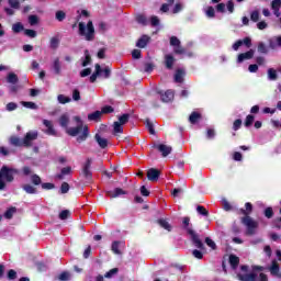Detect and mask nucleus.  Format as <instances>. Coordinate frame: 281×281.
I'll return each instance as SVG.
<instances>
[{"label": "nucleus", "mask_w": 281, "mask_h": 281, "mask_svg": "<svg viewBox=\"0 0 281 281\" xmlns=\"http://www.w3.org/2000/svg\"><path fill=\"white\" fill-rule=\"evenodd\" d=\"M251 212H254V204H251L250 202L245 203V209H239V214L244 215L241 217V223L247 227V236H254V234H256V229H258V222L249 216Z\"/></svg>", "instance_id": "nucleus-1"}, {"label": "nucleus", "mask_w": 281, "mask_h": 281, "mask_svg": "<svg viewBox=\"0 0 281 281\" xmlns=\"http://www.w3.org/2000/svg\"><path fill=\"white\" fill-rule=\"evenodd\" d=\"M20 172L16 168L3 165L0 168V190H5V181L7 183H12L14 181V175H20Z\"/></svg>", "instance_id": "nucleus-2"}, {"label": "nucleus", "mask_w": 281, "mask_h": 281, "mask_svg": "<svg viewBox=\"0 0 281 281\" xmlns=\"http://www.w3.org/2000/svg\"><path fill=\"white\" fill-rule=\"evenodd\" d=\"M66 133L70 137H77L78 144H82V142H87L89 138V126L82 125V123H80L76 127L68 128Z\"/></svg>", "instance_id": "nucleus-3"}, {"label": "nucleus", "mask_w": 281, "mask_h": 281, "mask_svg": "<svg viewBox=\"0 0 281 281\" xmlns=\"http://www.w3.org/2000/svg\"><path fill=\"white\" fill-rule=\"evenodd\" d=\"M182 223H183L184 229L187 231L189 236H191V241L194 245V247H196L198 249H201V251L205 250V245L203 244L201 238H199V235L192 228H190V217L189 216L183 217Z\"/></svg>", "instance_id": "nucleus-4"}, {"label": "nucleus", "mask_w": 281, "mask_h": 281, "mask_svg": "<svg viewBox=\"0 0 281 281\" xmlns=\"http://www.w3.org/2000/svg\"><path fill=\"white\" fill-rule=\"evenodd\" d=\"M79 36H85L86 41H93L95 38L93 21H88L87 25L85 22H79Z\"/></svg>", "instance_id": "nucleus-5"}, {"label": "nucleus", "mask_w": 281, "mask_h": 281, "mask_svg": "<svg viewBox=\"0 0 281 281\" xmlns=\"http://www.w3.org/2000/svg\"><path fill=\"white\" fill-rule=\"evenodd\" d=\"M128 120H131V114L125 113L119 116V121L113 123V135H120L124 133V124H128Z\"/></svg>", "instance_id": "nucleus-6"}, {"label": "nucleus", "mask_w": 281, "mask_h": 281, "mask_svg": "<svg viewBox=\"0 0 281 281\" xmlns=\"http://www.w3.org/2000/svg\"><path fill=\"white\" fill-rule=\"evenodd\" d=\"M91 164H93V160L91 158H87L86 162L82 165L81 177H83L87 183H91V181H93Z\"/></svg>", "instance_id": "nucleus-7"}, {"label": "nucleus", "mask_w": 281, "mask_h": 281, "mask_svg": "<svg viewBox=\"0 0 281 281\" xmlns=\"http://www.w3.org/2000/svg\"><path fill=\"white\" fill-rule=\"evenodd\" d=\"M31 183H33V186H42L43 190H54V188H56L55 183H52V182H44L43 183V180L36 173L31 176Z\"/></svg>", "instance_id": "nucleus-8"}, {"label": "nucleus", "mask_w": 281, "mask_h": 281, "mask_svg": "<svg viewBox=\"0 0 281 281\" xmlns=\"http://www.w3.org/2000/svg\"><path fill=\"white\" fill-rule=\"evenodd\" d=\"M151 148H156L161 154V157H168L172 153V147L165 144H154Z\"/></svg>", "instance_id": "nucleus-9"}, {"label": "nucleus", "mask_w": 281, "mask_h": 281, "mask_svg": "<svg viewBox=\"0 0 281 281\" xmlns=\"http://www.w3.org/2000/svg\"><path fill=\"white\" fill-rule=\"evenodd\" d=\"M38 139V132H29L25 134L24 138H23V145L26 148H30V146H32V142Z\"/></svg>", "instance_id": "nucleus-10"}, {"label": "nucleus", "mask_w": 281, "mask_h": 281, "mask_svg": "<svg viewBox=\"0 0 281 281\" xmlns=\"http://www.w3.org/2000/svg\"><path fill=\"white\" fill-rule=\"evenodd\" d=\"M161 176V171L159 169L150 168L147 171L148 181H159V177Z\"/></svg>", "instance_id": "nucleus-11"}, {"label": "nucleus", "mask_w": 281, "mask_h": 281, "mask_svg": "<svg viewBox=\"0 0 281 281\" xmlns=\"http://www.w3.org/2000/svg\"><path fill=\"white\" fill-rule=\"evenodd\" d=\"M43 124L46 127V130H44V133L46 135L56 137V130L54 128V123H52V121H49V120H43Z\"/></svg>", "instance_id": "nucleus-12"}, {"label": "nucleus", "mask_w": 281, "mask_h": 281, "mask_svg": "<svg viewBox=\"0 0 281 281\" xmlns=\"http://www.w3.org/2000/svg\"><path fill=\"white\" fill-rule=\"evenodd\" d=\"M175 63H177V59L172 54L165 55L164 65L166 69H169V71L172 70L175 68Z\"/></svg>", "instance_id": "nucleus-13"}, {"label": "nucleus", "mask_w": 281, "mask_h": 281, "mask_svg": "<svg viewBox=\"0 0 281 281\" xmlns=\"http://www.w3.org/2000/svg\"><path fill=\"white\" fill-rule=\"evenodd\" d=\"M160 95L161 102H172L175 100V91L167 90L165 92H158Z\"/></svg>", "instance_id": "nucleus-14"}, {"label": "nucleus", "mask_w": 281, "mask_h": 281, "mask_svg": "<svg viewBox=\"0 0 281 281\" xmlns=\"http://www.w3.org/2000/svg\"><path fill=\"white\" fill-rule=\"evenodd\" d=\"M254 49H249L247 50L246 53H240L238 56H237V63H245V60H251V58H254Z\"/></svg>", "instance_id": "nucleus-15"}, {"label": "nucleus", "mask_w": 281, "mask_h": 281, "mask_svg": "<svg viewBox=\"0 0 281 281\" xmlns=\"http://www.w3.org/2000/svg\"><path fill=\"white\" fill-rule=\"evenodd\" d=\"M94 142H97L99 148H101L102 150L109 147V139L102 137L99 133L94 135Z\"/></svg>", "instance_id": "nucleus-16"}, {"label": "nucleus", "mask_w": 281, "mask_h": 281, "mask_svg": "<svg viewBox=\"0 0 281 281\" xmlns=\"http://www.w3.org/2000/svg\"><path fill=\"white\" fill-rule=\"evenodd\" d=\"M228 262L231 265V268L236 271L238 269V265H240V258L234 254H231L228 256Z\"/></svg>", "instance_id": "nucleus-17"}, {"label": "nucleus", "mask_w": 281, "mask_h": 281, "mask_svg": "<svg viewBox=\"0 0 281 281\" xmlns=\"http://www.w3.org/2000/svg\"><path fill=\"white\" fill-rule=\"evenodd\" d=\"M237 278L239 281H258V274H256L255 272L248 274L238 273Z\"/></svg>", "instance_id": "nucleus-18"}, {"label": "nucleus", "mask_w": 281, "mask_h": 281, "mask_svg": "<svg viewBox=\"0 0 281 281\" xmlns=\"http://www.w3.org/2000/svg\"><path fill=\"white\" fill-rule=\"evenodd\" d=\"M173 54H176L177 56L187 55L189 56V58L193 56L192 52H188L186 48H183V46H181V44H179L178 46H175Z\"/></svg>", "instance_id": "nucleus-19"}, {"label": "nucleus", "mask_w": 281, "mask_h": 281, "mask_svg": "<svg viewBox=\"0 0 281 281\" xmlns=\"http://www.w3.org/2000/svg\"><path fill=\"white\" fill-rule=\"evenodd\" d=\"M148 43H150V36L148 35H142L140 38L136 42V47H139V49H144Z\"/></svg>", "instance_id": "nucleus-20"}, {"label": "nucleus", "mask_w": 281, "mask_h": 281, "mask_svg": "<svg viewBox=\"0 0 281 281\" xmlns=\"http://www.w3.org/2000/svg\"><path fill=\"white\" fill-rule=\"evenodd\" d=\"M89 122H102V112L97 110L90 114H88Z\"/></svg>", "instance_id": "nucleus-21"}, {"label": "nucleus", "mask_w": 281, "mask_h": 281, "mask_svg": "<svg viewBox=\"0 0 281 281\" xmlns=\"http://www.w3.org/2000/svg\"><path fill=\"white\" fill-rule=\"evenodd\" d=\"M122 194H126V191L122 188H115L114 191H108V196H110V199H117V196H122Z\"/></svg>", "instance_id": "nucleus-22"}, {"label": "nucleus", "mask_w": 281, "mask_h": 281, "mask_svg": "<svg viewBox=\"0 0 281 281\" xmlns=\"http://www.w3.org/2000/svg\"><path fill=\"white\" fill-rule=\"evenodd\" d=\"M269 47L270 49H276L277 47H281V35L269 40Z\"/></svg>", "instance_id": "nucleus-23"}, {"label": "nucleus", "mask_w": 281, "mask_h": 281, "mask_svg": "<svg viewBox=\"0 0 281 281\" xmlns=\"http://www.w3.org/2000/svg\"><path fill=\"white\" fill-rule=\"evenodd\" d=\"M71 175V167H64L61 168L60 172L56 176L57 179H59V181H63V179H65V177Z\"/></svg>", "instance_id": "nucleus-24"}, {"label": "nucleus", "mask_w": 281, "mask_h": 281, "mask_svg": "<svg viewBox=\"0 0 281 281\" xmlns=\"http://www.w3.org/2000/svg\"><path fill=\"white\" fill-rule=\"evenodd\" d=\"M157 223L159 224L160 227H162V229H166L167 232H172V225L168 223V220L159 218L157 220Z\"/></svg>", "instance_id": "nucleus-25"}, {"label": "nucleus", "mask_w": 281, "mask_h": 281, "mask_svg": "<svg viewBox=\"0 0 281 281\" xmlns=\"http://www.w3.org/2000/svg\"><path fill=\"white\" fill-rule=\"evenodd\" d=\"M22 190H24V192H26V194H37L38 193V190L30 183L23 184Z\"/></svg>", "instance_id": "nucleus-26"}, {"label": "nucleus", "mask_w": 281, "mask_h": 281, "mask_svg": "<svg viewBox=\"0 0 281 281\" xmlns=\"http://www.w3.org/2000/svg\"><path fill=\"white\" fill-rule=\"evenodd\" d=\"M95 71L90 76V82H95L98 80V76H100V74H102V67L100 66V64H95Z\"/></svg>", "instance_id": "nucleus-27"}, {"label": "nucleus", "mask_w": 281, "mask_h": 281, "mask_svg": "<svg viewBox=\"0 0 281 281\" xmlns=\"http://www.w3.org/2000/svg\"><path fill=\"white\" fill-rule=\"evenodd\" d=\"M269 271L271 273V276H274L277 277L278 273H280V265L278 263V261L273 260L270 268H269Z\"/></svg>", "instance_id": "nucleus-28"}, {"label": "nucleus", "mask_w": 281, "mask_h": 281, "mask_svg": "<svg viewBox=\"0 0 281 281\" xmlns=\"http://www.w3.org/2000/svg\"><path fill=\"white\" fill-rule=\"evenodd\" d=\"M183 76H186V71H183V69H177L175 74V82L181 85L183 82Z\"/></svg>", "instance_id": "nucleus-29"}, {"label": "nucleus", "mask_w": 281, "mask_h": 281, "mask_svg": "<svg viewBox=\"0 0 281 281\" xmlns=\"http://www.w3.org/2000/svg\"><path fill=\"white\" fill-rule=\"evenodd\" d=\"M7 82H9V85H16V82H19V76L14 72H9L7 76Z\"/></svg>", "instance_id": "nucleus-30"}, {"label": "nucleus", "mask_w": 281, "mask_h": 281, "mask_svg": "<svg viewBox=\"0 0 281 281\" xmlns=\"http://www.w3.org/2000/svg\"><path fill=\"white\" fill-rule=\"evenodd\" d=\"M59 126L63 128H67V126H69V116L67 114H63L59 117Z\"/></svg>", "instance_id": "nucleus-31"}, {"label": "nucleus", "mask_w": 281, "mask_h": 281, "mask_svg": "<svg viewBox=\"0 0 281 281\" xmlns=\"http://www.w3.org/2000/svg\"><path fill=\"white\" fill-rule=\"evenodd\" d=\"M201 120V113L199 112H192L189 116L190 124H196Z\"/></svg>", "instance_id": "nucleus-32"}, {"label": "nucleus", "mask_w": 281, "mask_h": 281, "mask_svg": "<svg viewBox=\"0 0 281 281\" xmlns=\"http://www.w3.org/2000/svg\"><path fill=\"white\" fill-rule=\"evenodd\" d=\"M16 214V206H11L4 212V218L11 220Z\"/></svg>", "instance_id": "nucleus-33"}, {"label": "nucleus", "mask_w": 281, "mask_h": 281, "mask_svg": "<svg viewBox=\"0 0 281 281\" xmlns=\"http://www.w3.org/2000/svg\"><path fill=\"white\" fill-rule=\"evenodd\" d=\"M60 45V40L56 36L52 37L49 41V47L50 49H58V46Z\"/></svg>", "instance_id": "nucleus-34"}, {"label": "nucleus", "mask_w": 281, "mask_h": 281, "mask_svg": "<svg viewBox=\"0 0 281 281\" xmlns=\"http://www.w3.org/2000/svg\"><path fill=\"white\" fill-rule=\"evenodd\" d=\"M53 69L56 76H60V58H55L53 63Z\"/></svg>", "instance_id": "nucleus-35"}, {"label": "nucleus", "mask_w": 281, "mask_h": 281, "mask_svg": "<svg viewBox=\"0 0 281 281\" xmlns=\"http://www.w3.org/2000/svg\"><path fill=\"white\" fill-rule=\"evenodd\" d=\"M10 144L12 146H18V147L24 146L23 145V139L21 140L18 136H11L10 137Z\"/></svg>", "instance_id": "nucleus-36"}, {"label": "nucleus", "mask_w": 281, "mask_h": 281, "mask_svg": "<svg viewBox=\"0 0 281 281\" xmlns=\"http://www.w3.org/2000/svg\"><path fill=\"white\" fill-rule=\"evenodd\" d=\"M23 30L25 31V26H23V23H21V22H16L15 24L12 25V31L15 34H19L20 32H23Z\"/></svg>", "instance_id": "nucleus-37"}, {"label": "nucleus", "mask_w": 281, "mask_h": 281, "mask_svg": "<svg viewBox=\"0 0 281 281\" xmlns=\"http://www.w3.org/2000/svg\"><path fill=\"white\" fill-rule=\"evenodd\" d=\"M117 273H120V269L113 268L104 273V278H106L108 280H111V278H113V276H117Z\"/></svg>", "instance_id": "nucleus-38"}, {"label": "nucleus", "mask_w": 281, "mask_h": 281, "mask_svg": "<svg viewBox=\"0 0 281 281\" xmlns=\"http://www.w3.org/2000/svg\"><path fill=\"white\" fill-rule=\"evenodd\" d=\"M145 126L149 131L150 135H155V125L150 122V119L145 120Z\"/></svg>", "instance_id": "nucleus-39"}, {"label": "nucleus", "mask_w": 281, "mask_h": 281, "mask_svg": "<svg viewBox=\"0 0 281 281\" xmlns=\"http://www.w3.org/2000/svg\"><path fill=\"white\" fill-rule=\"evenodd\" d=\"M196 212L201 216H210V211H207V209H205V206H203V205H198L196 206Z\"/></svg>", "instance_id": "nucleus-40"}, {"label": "nucleus", "mask_w": 281, "mask_h": 281, "mask_svg": "<svg viewBox=\"0 0 281 281\" xmlns=\"http://www.w3.org/2000/svg\"><path fill=\"white\" fill-rule=\"evenodd\" d=\"M115 109L111 105H105L101 109V115H109L110 113H114Z\"/></svg>", "instance_id": "nucleus-41"}, {"label": "nucleus", "mask_w": 281, "mask_h": 281, "mask_svg": "<svg viewBox=\"0 0 281 281\" xmlns=\"http://www.w3.org/2000/svg\"><path fill=\"white\" fill-rule=\"evenodd\" d=\"M22 106H25V109H32L33 111H36L38 109V105L32 101H23Z\"/></svg>", "instance_id": "nucleus-42"}, {"label": "nucleus", "mask_w": 281, "mask_h": 281, "mask_svg": "<svg viewBox=\"0 0 281 281\" xmlns=\"http://www.w3.org/2000/svg\"><path fill=\"white\" fill-rule=\"evenodd\" d=\"M268 79L269 80H278V71L273 68L268 69Z\"/></svg>", "instance_id": "nucleus-43"}, {"label": "nucleus", "mask_w": 281, "mask_h": 281, "mask_svg": "<svg viewBox=\"0 0 281 281\" xmlns=\"http://www.w3.org/2000/svg\"><path fill=\"white\" fill-rule=\"evenodd\" d=\"M82 67H87L88 65H91V55L89 54V50H85V60L82 61Z\"/></svg>", "instance_id": "nucleus-44"}, {"label": "nucleus", "mask_w": 281, "mask_h": 281, "mask_svg": "<svg viewBox=\"0 0 281 281\" xmlns=\"http://www.w3.org/2000/svg\"><path fill=\"white\" fill-rule=\"evenodd\" d=\"M57 100H58L59 104H69V102H71V98L65 97V94H59L57 97Z\"/></svg>", "instance_id": "nucleus-45"}, {"label": "nucleus", "mask_w": 281, "mask_h": 281, "mask_svg": "<svg viewBox=\"0 0 281 281\" xmlns=\"http://www.w3.org/2000/svg\"><path fill=\"white\" fill-rule=\"evenodd\" d=\"M254 120H256V116L249 114L246 116L244 126H246V128H249V126H251L254 124Z\"/></svg>", "instance_id": "nucleus-46"}, {"label": "nucleus", "mask_w": 281, "mask_h": 281, "mask_svg": "<svg viewBox=\"0 0 281 281\" xmlns=\"http://www.w3.org/2000/svg\"><path fill=\"white\" fill-rule=\"evenodd\" d=\"M136 21L137 23H139L140 25H148V18H146V15L144 14H139L136 16Z\"/></svg>", "instance_id": "nucleus-47"}, {"label": "nucleus", "mask_w": 281, "mask_h": 281, "mask_svg": "<svg viewBox=\"0 0 281 281\" xmlns=\"http://www.w3.org/2000/svg\"><path fill=\"white\" fill-rule=\"evenodd\" d=\"M111 249H112L113 254H116L117 256H120V254H122V251H120V241H113Z\"/></svg>", "instance_id": "nucleus-48"}, {"label": "nucleus", "mask_w": 281, "mask_h": 281, "mask_svg": "<svg viewBox=\"0 0 281 281\" xmlns=\"http://www.w3.org/2000/svg\"><path fill=\"white\" fill-rule=\"evenodd\" d=\"M71 216V212L69 210H64L59 213L60 221H67Z\"/></svg>", "instance_id": "nucleus-49"}, {"label": "nucleus", "mask_w": 281, "mask_h": 281, "mask_svg": "<svg viewBox=\"0 0 281 281\" xmlns=\"http://www.w3.org/2000/svg\"><path fill=\"white\" fill-rule=\"evenodd\" d=\"M24 34H25V36H29V38H36V36H37L36 31H34L32 29L24 30Z\"/></svg>", "instance_id": "nucleus-50"}, {"label": "nucleus", "mask_w": 281, "mask_h": 281, "mask_svg": "<svg viewBox=\"0 0 281 281\" xmlns=\"http://www.w3.org/2000/svg\"><path fill=\"white\" fill-rule=\"evenodd\" d=\"M71 278V274L67 271H64L59 274L58 280L60 281H69Z\"/></svg>", "instance_id": "nucleus-51"}, {"label": "nucleus", "mask_w": 281, "mask_h": 281, "mask_svg": "<svg viewBox=\"0 0 281 281\" xmlns=\"http://www.w3.org/2000/svg\"><path fill=\"white\" fill-rule=\"evenodd\" d=\"M263 214L266 218H273V207L268 206L265 209Z\"/></svg>", "instance_id": "nucleus-52"}, {"label": "nucleus", "mask_w": 281, "mask_h": 281, "mask_svg": "<svg viewBox=\"0 0 281 281\" xmlns=\"http://www.w3.org/2000/svg\"><path fill=\"white\" fill-rule=\"evenodd\" d=\"M250 20H251L254 23H258V21H260V12H258V11H252L251 14H250Z\"/></svg>", "instance_id": "nucleus-53"}, {"label": "nucleus", "mask_w": 281, "mask_h": 281, "mask_svg": "<svg viewBox=\"0 0 281 281\" xmlns=\"http://www.w3.org/2000/svg\"><path fill=\"white\" fill-rule=\"evenodd\" d=\"M170 45H171V47H177V46L181 45V41L177 36H171Z\"/></svg>", "instance_id": "nucleus-54"}, {"label": "nucleus", "mask_w": 281, "mask_h": 281, "mask_svg": "<svg viewBox=\"0 0 281 281\" xmlns=\"http://www.w3.org/2000/svg\"><path fill=\"white\" fill-rule=\"evenodd\" d=\"M206 16H209V19H214V16H216V11L214 10V7H207Z\"/></svg>", "instance_id": "nucleus-55"}, {"label": "nucleus", "mask_w": 281, "mask_h": 281, "mask_svg": "<svg viewBox=\"0 0 281 281\" xmlns=\"http://www.w3.org/2000/svg\"><path fill=\"white\" fill-rule=\"evenodd\" d=\"M30 25H38V15H29Z\"/></svg>", "instance_id": "nucleus-56"}, {"label": "nucleus", "mask_w": 281, "mask_h": 281, "mask_svg": "<svg viewBox=\"0 0 281 281\" xmlns=\"http://www.w3.org/2000/svg\"><path fill=\"white\" fill-rule=\"evenodd\" d=\"M240 126H243V120H235L233 123V131H239Z\"/></svg>", "instance_id": "nucleus-57"}, {"label": "nucleus", "mask_w": 281, "mask_h": 281, "mask_svg": "<svg viewBox=\"0 0 281 281\" xmlns=\"http://www.w3.org/2000/svg\"><path fill=\"white\" fill-rule=\"evenodd\" d=\"M55 16L57 21L61 22L65 21L67 14L65 13V11H57Z\"/></svg>", "instance_id": "nucleus-58"}, {"label": "nucleus", "mask_w": 281, "mask_h": 281, "mask_svg": "<svg viewBox=\"0 0 281 281\" xmlns=\"http://www.w3.org/2000/svg\"><path fill=\"white\" fill-rule=\"evenodd\" d=\"M9 5L14 10H19V8H21V2H19V0H9Z\"/></svg>", "instance_id": "nucleus-59"}, {"label": "nucleus", "mask_w": 281, "mask_h": 281, "mask_svg": "<svg viewBox=\"0 0 281 281\" xmlns=\"http://www.w3.org/2000/svg\"><path fill=\"white\" fill-rule=\"evenodd\" d=\"M132 58H134V60H139V58H142V50L133 49L132 50Z\"/></svg>", "instance_id": "nucleus-60"}, {"label": "nucleus", "mask_w": 281, "mask_h": 281, "mask_svg": "<svg viewBox=\"0 0 281 281\" xmlns=\"http://www.w3.org/2000/svg\"><path fill=\"white\" fill-rule=\"evenodd\" d=\"M69 183L67 182H63L60 186V193L61 194H67V192H69Z\"/></svg>", "instance_id": "nucleus-61"}, {"label": "nucleus", "mask_w": 281, "mask_h": 281, "mask_svg": "<svg viewBox=\"0 0 281 281\" xmlns=\"http://www.w3.org/2000/svg\"><path fill=\"white\" fill-rule=\"evenodd\" d=\"M97 57L103 60L106 58V48H100L99 52L97 53Z\"/></svg>", "instance_id": "nucleus-62"}, {"label": "nucleus", "mask_w": 281, "mask_h": 281, "mask_svg": "<svg viewBox=\"0 0 281 281\" xmlns=\"http://www.w3.org/2000/svg\"><path fill=\"white\" fill-rule=\"evenodd\" d=\"M205 244L207 245V247H211V249H216V243H214V240H212V238L206 237L205 238Z\"/></svg>", "instance_id": "nucleus-63"}, {"label": "nucleus", "mask_w": 281, "mask_h": 281, "mask_svg": "<svg viewBox=\"0 0 281 281\" xmlns=\"http://www.w3.org/2000/svg\"><path fill=\"white\" fill-rule=\"evenodd\" d=\"M8 280H16V272L14 271V269H11L8 271Z\"/></svg>", "instance_id": "nucleus-64"}]
</instances>
